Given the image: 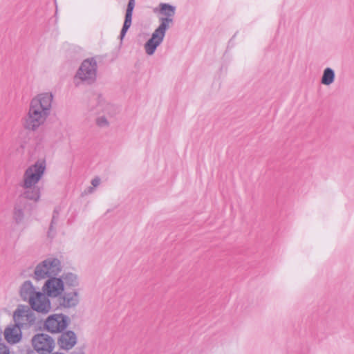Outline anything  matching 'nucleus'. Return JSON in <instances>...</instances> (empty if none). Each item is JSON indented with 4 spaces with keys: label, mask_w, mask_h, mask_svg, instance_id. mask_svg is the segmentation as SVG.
I'll return each instance as SVG.
<instances>
[{
    "label": "nucleus",
    "mask_w": 354,
    "mask_h": 354,
    "mask_svg": "<svg viewBox=\"0 0 354 354\" xmlns=\"http://www.w3.org/2000/svg\"><path fill=\"white\" fill-rule=\"evenodd\" d=\"M53 97L52 93L46 92L30 100L27 113L23 118L25 129L35 131L46 123L51 113Z\"/></svg>",
    "instance_id": "f257e3e1"
},
{
    "label": "nucleus",
    "mask_w": 354,
    "mask_h": 354,
    "mask_svg": "<svg viewBox=\"0 0 354 354\" xmlns=\"http://www.w3.org/2000/svg\"><path fill=\"white\" fill-rule=\"evenodd\" d=\"M46 162L39 160L29 166L23 174L19 185L24 189L22 192L24 196L30 201L36 203L40 200L41 189L36 185L42 178L46 171Z\"/></svg>",
    "instance_id": "f03ea898"
},
{
    "label": "nucleus",
    "mask_w": 354,
    "mask_h": 354,
    "mask_svg": "<svg viewBox=\"0 0 354 354\" xmlns=\"http://www.w3.org/2000/svg\"><path fill=\"white\" fill-rule=\"evenodd\" d=\"M97 63L94 57L85 59L77 70L73 83L76 87L92 85L97 80Z\"/></svg>",
    "instance_id": "7ed1b4c3"
},
{
    "label": "nucleus",
    "mask_w": 354,
    "mask_h": 354,
    "mask_svg": "<svg viewBox=\"0 0 354 354\" xmlns=\"http://www.w3.org/2000/svg\"><path fill=\"white\" fill-rule=\"evenodd\" d=\"M62 270L60 260L55 257H48L39 263L35 268L33 279L40 281L58 275Z\"/></svg>",
    "instance_id": "20e7f679"
},
{
    "label": "nucleus",
    "mask_w": 354,
    "mask_h": 354,
    "mask_svg": "<svg viewBox=\"0 0 354 354\" xmlns=\"http://www.w3.org/2000/svg\"><path fill=\"white\" fill-rule=\"evenodd\" d=\"M15 323L21 329L26 330L36 324L35 313L28 306H19L14 312Z\"/></svg>",
    "instance_id": "39448f33"
},
{
    "label": "nucleus",
    "mask_w": 354,
    "mask_h": 354,
    "mask_svg": "<svg viewBox=\"0 0 354 354\" xmlns=\"http://www.w3.org/2000/svg\"><path fill=\"white\" fill-rule=\"evenodd\" d=\"M34 350L39 354H49L55 346L52 337L46 333H37L31 339Z\"/></svg>",
    "instance_id": "423d86ee"
},
{
    "label": "nucleus",
    "mask_w": 354,
    "mask_h": 354,
    "mask_svg": "<svg viewBox=\"0 0 354 354\" xmlns=\"http://www.w3.org/2000/svg\"><path fill=\"white\" fill-rule=\"evenodd\" d=\"M70 319L64 314H53L48 316L44 322V328L51 333H59L68 326Z\"/></svg>",
    "instance_id": "0eeeda50"
},
{
    "label": "nucleus",
    "mask_w": 354,
    "mask_h": 354,
    "mask_svg": "<svg viewBox=\"0 0 354 354\" xmlns=\"http://www.w3.org/2000/svg\"><path fill=\"white\" fill-rule=\"evenodd\" d=\"M80 301V290L73 288L68 291L64 290L57 297V305L60 309H70L77 307Z\"/></svg>",
    "instance_id": "6e6552de"
},
{
    "label": "nucleus",
    "mask_w": 354,
    "mask_h": 354,
    "mask_svg": "<svg viewBox=\"0 0 354 354\" xmlns=\"http://www.w3.org/2000/svg\"><path fill=\"white\" fill-rule=\"evenodd\" d=\"M28 200L29 199L24 196V193H21L14 205L12 218L17 223H21L25 215L29 214L32 208Z\"/></svg>",
    "instance_id": "1a4fd4ad"
},
{
    "label": "nucleus",
    "mask_w": 354,
    "mask_h": 354,
    "mask_svg": "<svg viewBox=\"0 0 354 354\" xmlns=\"http://www.w3.org/2000/svg\"><path fill=\"white\" fill-rule=\"evenodd\" d=\"M44 293L52 298H57L64 290L63 280L53 276L48 279L42 288Z\"/></svg>",
    "instance_id": "9d476101"
},
{
    "label": "nucleus",
    "mask_w": 354,
    "mask_h": 354,
    "mask_svg": "<svg viewBox=\"0 0 354 354\" xmlns=\"http://www.w3.org/2000/svg\"><path fill=\"white\" fill-rule=\"evenodd\" d=\"M31 309L41 314H47L51 310V304L48 296L44 292H39L29 304Z\"/></svg>",
    "instance_id": "9b49d317"
},
{
    "label": "nucleus",
    "mask_w": 354,
    "mask_h": 354,
    "mask_svg": "<svg viewBox=\"0 0 354 354\" xmlns=\"http://www.w3.org/2000/svg\"><path fill=\"white\" fill-rule=\"evenodd\" d=\"M166 30L158 27L151 35V38L145 44V50L148 55L154 54L156 48L162 44Z\"/></svg>",
    "instance_id": "f8f14e48"
},
{
    "label": "nucleus",
    "mask_w": 354,
    "mask_h": 354,
    "mask_svg": "<svg viewBox=\"0 0 354 354\" xmlns=\"http://www.w3.org/2000/svg\"><path fill=\"white\" fill-rule=\"evenodd\" d=\"M176 8L167 3L160 4V12L164 17H160L159 28L167 30L173 24V17L175 15Z\"/></svg>",
    "instance_id": "ddd939ff"
},
{
    "label": "nucleus",
    "mask_w": 354,
    "mask_h": 354,
    "mask_svg": "<svg viewBox=\"0 0 354 354\" xmlns=\"http://www.w3.org/2000/svg\"><path fill=\"white\" fill-rule=\"evenodd\" d=\"M118 108L107 102L103 97L98 96L96 106V113L113 119L118 114Z\"/></svg>",
    "instance_id": "4468645a"
},
{
    "label": "nucleus",
    "mask_w": 354,
    "mask_h": 354,
    "mask_svg": "<svg viewBox=\"0 0 354 354\" xmlns=\"http://www.w3.org/2000/svg\"><path fill=\"white\" fill-rule=\"evenodd\" d=\"M21 328L15 323L8 325L3 331L6 341L10 344H16L22 339Z\"/></svg>",
    "instance_id": "2eb2a0df"
},
{
    "label": "nucleus",
    "mask_w": 354,
    "mask_h": 354,
    "mask_svg": "<svg viewBox=\"0 0 354 354\" xmlns=\"http://www.w3.org/2000/svg\"><path fill=\"white\" fill-rule=\"evenodd\" d=\"M39 292V289L34 286L30 280L24 281L19 289V295L21 299L28 302V304Z\"/></svg>",
    "instance_id": "dca6fc26"
},
{
    "label": "nucleus",
    "mask_w": 354,
    "mask_h": 354,
    "mask_svg": "<svg viewBox=\"0 0 354 354\" xmlns=\"http://www.w3.org/2000/svg\"><path fill=\"white\" fill-rule=\"evenodd\" d=\"M77 343V337L73 331L63 333L58 339V344L64 350L71 349Z\"/></svg>",
    "instance_id": "f3484780"
},
{
    "label": "nucleus",
    "mask_w": 354,
    "mask_h": 354,
    "mask_svg": "<svg viewBox=\"0 0 354 354\" xmlns=\"http://www.w3.org/2000/svg\"><path fill=\"white\" fill-rule=\"evenodd\" d=\"M134 7H135V1L129 0L128 5H127V10H126L124 22L123 27L120 32V37L121 40L123 39L128 29L130 28V26L131 25L132 14H133V10Z\"/></svg>",
    "instance_id": "a211bd4d"
},
{
    "label": "nucleus",
    "mask_w": 354,
    "mask_h": 354,
    "mask_svg": "<svg viewBox=\"0 0 354 354\" xmlns=\"http://www.w3.org/2000/svg\"><path fill=\"white\" fill-rule=\"evenodd\" d=\"M60 278L63 280L64 286L75 288L79 286L78 277L73 272H64Z\"/></svg>",
    "instance_id": "6ab92c4d"
},
{
    "label": "nucleus",
    "mask_w": 354,
    "mask_h": 354,
    "mask_svg": "<svg viewBox=\"0 0 354 354\" xmlns=\"http://www.w3.org/2000/svg\"><path fill=\"white\" fill-rule=\"evenodd\" d=\"M112 121L113 119L100 115L99 114H97L96 118L95 119L96 126L100 129H104L109 128Z\"/></svg>",
    "instance_id": "aec40b11"
},
{
    "label": "nucleus",
    "mask_w": 354,
    "mask_h": 354,
    "mask_svg": "<svg viewBox=\"0 0 354 354\" xmlns=\"http://www.w3.org/2000/svg\"><path fill=\"white\" fill-rule=\"evenodd\" d=\"M334 73L330 68H326L322 79V84L325 85H329L333 82Z\"/></svg>",
    "instance_id": "412c9836"
},
{
    "label": "nucleus",
    "mask_w": 354,
    "mask_h": 354,
    "mask_svg": "<svg viewBox=\"0 0 354 354\" xmlns=\"http://www.w3.org/2000/svg\"><path fill=\"white\" fill-rule=\"evenodd\" d=\"M0 354H10L9 348L2 342H0Z\"/></svg>",
    "instance_id": "4be33fe9"
},
{
    "label": "nucleus",
    "mask_w": 354,
    "mask_h": 354,
    "mask_svg": "<svg viewBox=\"0 0 354 354\" xmlns=\"http://www.w3.org/2000/svg\"><path fill=\"white\" fill-rule=\"evenodd\" d=\"M100 178L99 177H95L91 180V185L93 187H97L100 184Z\"/></svg>",
    "instance_id": "5701e85b"
},
{
    "label": "nucleus",
    "mask_w": 354,
    "mask_h": 354,
    "mask_svg": "<svg viewBox=\"0 0 354 354\" xmlns=\"http://www.w3.org/2000/svg\"><path fill=\"white\" fill-rule=\"evenodd\" d=\"M88 193H92L93 192V187H89L88 188Z\"/></svg>",
    "instance_id": "b1692460"
},
{
    "label": "nucleus",
    "mask_w": 354,
    "mask_h": 354,
    "mask_svg": "<svg viewBox=\"0 0 354 354\" xmlns=\"http://www.w3.org/2000/svg\"><path fill=\"white\" fill-rule=\"evenodd\" d=\"M28 354H35L34 351L32 350H30V349L28 351Z\"/></svg>",
    "instance_id": "393cba45"
},
{
    "label": "nucleus",
    "mask_w": 354,
    "mask_h": 354,
    "mask_svg": "<svg viewBox=\"0 0 354 354\" xmlns=\"http://www.w3.org/2000/svg\"><path fill=\"white\" fill-rule=\"evenodd\" d=\"M52 223H53V221H52ZM50 230H53V223H51L50 225Z\"/></svg>",
    "instance_id": "a878e982"
}]
</instances>
